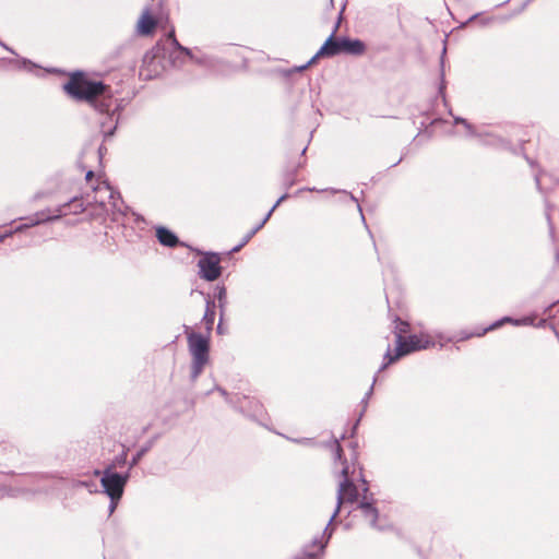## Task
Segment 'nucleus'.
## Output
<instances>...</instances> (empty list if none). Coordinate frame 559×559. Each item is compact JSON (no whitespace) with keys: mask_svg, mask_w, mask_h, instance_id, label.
Here are the masks:
<instances>
[{"mask_svg":"<svg viewBox=\"0 0 559 559\" xmlns=\"http://www.w3.org/2000/svg\"><path fill=\"white\" fill-rule=\"evenodd\" d=\"M326 445H330L333 455L334 461L338 462L342 465V468L340 471V480L347 479L350 481V488L356 491V499L353 502H349L350 504L357 503V509L361 511L362 515L366 519H369V525L380 532H383L388 528L385 525L379 524V510L376 506V499L373 498V493L369 491V493L360 492L358 485H355V478L353 475H349V465L348 462L344 455L343 448L340 443V440L333 437V441L331 443H326ZM349 490V487H346V490L344 495H347V491Z\"/></svg>","mask_w":559,"mask_h":559,"instance_id":"1","label":"nucleus"},{"mask_svg":"<svg viewBox=\"0 0 559 559\" xmlns=\"http://www.w3.org/2000/svg\"><path fill=\"white\" fill-rule=\"evenodd\" d=\"M63 88L74 99L85 100L90 104H94L107 91V86L102 82L90 80L86 74L81 72L73 73Z\"/></svg>","mask_w":559,"mask_h":559,"instance_id":"2","label":"nucleus"},{"mask_svg":"<svg viewBox=\"0 0 559 559\" xmlns=\"http://www.w3.org/2000/svg\"><path fill=\"white\" fill-rule=\"evenodd\" d=\"M346 487H350V481L347 479L340 480L337 484V490H336V507L334 512L332 513L325 528L322 532V536L318 537L316 536L311 540V546L320 545V552L324 554L330 539L333 536V533L335 531V525H333V522L338 516L341 512V508L344 504V502H353L356 499V491H354L352 488L347 491V495L345 496L344 492L346 490Z\"/></svg>","mask_w":559,"mask_h":559,"instance_id":"3","label":"nucleus"},{"mask_svg":"<svg viewBox=\"0 0 559 559\" xmlns=\"http://www.w3.org/2000/svg\"><path fill=\"white\" fill-rule=\"evenodd\" d=\"M95 476H99L102 492L107 497L123 496L127 484L131 478V472L127 469L123 473L110 468L95 469Z\"/></svg>","mask_w":559,"mask_h":559,"instance_id":"4","label":"nucleus"},{"mask_svg":"<svg viewBox=\"0 0 559 559\" xmlns=\"http://www.w3.org/2000/svg\"><path fill=\"white\" fill-rule=\"evenodd\" d=\"M392 323L394 324L393 333L395 336V349L394 354H392L390 346L383 356V362L379 368V372L386 369L389 366L395 364L401 359L402 354V345H404V335L411 332V325L407 321L402 320L399 316H394L392 319Z\"/></svg>","mask_w":559,"mask_h":559,"instance_id":"5","label":"nucleus"},{"mask_svg":"<svg viewBox=\"0 0 559 559\" xmlns=\"http://www.w3.org/2000/svg\"><path fill=\"white\" fill-rule=\"evenodd\" d=\"M506 323H510L514 326H520V325H526V324H530V321L527 318H521V319H515V318H512L510 316H504L496 321H493L491 324H489L488 326L486 328H483L480 330H475L473 332H467V331H461L459 333L457 336H450L445 340V342L448 343H453V342H463V341H467L472 337H481L484 336L486 333L490 332V331H495L497 329H500L501 326H503Z\"/></svg>","mask_w":559,"mask_h":559,"instance_id":"6","label":"nucleus"},{"mask_svg":"<svg viewBox=\"0 0 559 559\" xmlns=\"http://www.w3.org/2000/svg\"><path fill=\"white\" fill-rule=\"evenodd\" d=\"M187 342L191 358L210 359V334L190 332L187 334Z\"/></svg>","mask_w":559,"mask_h":559,"instance_id":"7","label":"nucleus"},{"mask_svg":"<svg viewBox=\"0 0 559 559\" xmlns=\"http://www.w3.org/2000/svg\"><path fill=\"white\" fill-rule=\"evenodd\" d=\"M84 211V204L81 199L74 198L69 203H64L63 205L56 207L53 210H46L44 212H40L38 215L37 223L50 221V219H57L62 216H67L69 214H79Z\"/></svg>","mask_w":559,"mask_h":559,"instance_id":"8","label":"nucleus"},{"mask_svg":"<svg viewBox=\"0 0 559 559\" xmlns=\"http://www.w3.org/2000/svg\"><path fill=\"white\" fill-rule=\"evenodd\" d=\"M204 280H217L222 275L221 257L217 253H204L198 263Z\"/></svg>","mask_w":559,"mask_h":559,"instance_id":"9","label":"nucleus"},{"mask_svg":"<svg viewBox=\"0 0 559 559\" xmlns=\"http://www.w3.org/2000/svg\"><path fill=\"white\" fill-rule=\"evenodd\" d=\"M435 344L436 343L432 341V338L429 335H427V334H424V333L412 334V333H409L404 338V345H402L401 358L406 356V355H409V354H412L414 352L423 350V349H428L430 347H433Z\"/></svg>","mask_w":559,"mask_h":559,"instance_id":"10","label":"nucleus"},{"mask_svg":"<svg viewBox=\"0 0 559 559\" xmlns=\"http://www.w3.org/2000/svg\"><path fill=\"white\" fill-rule=\"evenodd\" d=\"M227 403L234 407L236 411L247 414V405L250 409L253 411V415L261 414L263 411V406L257 400H249L246 395L236 394L227 399Z\"/></svg>","mask_w":559,"mask_h":559,"instance_id":"11","label":"nucleus"},{"mask_svg":"<svg viewBox=\"0 0 559 559\" xmlns=\"http://www.w3.org/2000/svg\"><path fill=\"white\" fill-rule=\"evenodd\" d=\"M337 31V25L335 26L331 36L325 40L323 46L319 49L316 56L310 61L313 62L317 58L320 57H332L342 52V39H335V33Z\"/></svg>","mask_w":559,"mask_h":559,"instance_id":"12","label":"nucleus"},{"mask_svg":"<svg viewBox=\"0 0 559 559\" xmlns=\"http://www.w3.org/2000/svg\"><path fill=\"white\" fill-rule=\"evenodd\" d=\"M155 26V19L151 15L148 10H145L138 22V32L141 35H150L153 33Z\"/></svg>","mask_w":559,"mask_h":559,"instance_id":"13","label":"nucleus"},{"mask_svg":"<svg viewBox=\"0 0 559 559\" xmlns=\"http://www.w3.org/2000/svg\"><path fill=\"white\" fill-rule=\"evenodd\" d=\"M205 312L202 321L204 322L206 334H211L215 321V304L210 295L205 298Z\"/></svg>","mask_w":559,"mask_h":559,"instance_id":"14","label":"nucleus"},{"mask_svg":"<svg viewBox=\"0 0 559 559\" xmlns=\"http://www.w3.org/2000/svg\"><path fill=\"white\" fill-rule=\"evenodd\" d=\"M365 49V44L359 39H342V52L350 55H362Z\"/></svg>","mask_w":559,"mask_h":559,"instance_id":"15","label":"nucleus"},{"mask_svg":"<svg viewBox=\"0 0 559 559\" xmlns=\"http://www.w3.org/2000/svg\"><path fill=\"white\" fill-rule=\"evenodd\" d=\"M156 236L158 241L164 246L175 247L178 243L177 236L167 228H157Z\"/></svg>","mask_w":559,"mask_h":559,"instance_id":"16","label":"nucleus"},{"mask_svg":"<svg viewBox=\"0 0 559 559\" xmlns=\"http://www.w3.org/2000/svg\"><path fill=\"white\" fill-rule=\"evenodd\" d=\"M152 450V442H145L140 447L135 454L132 455L131 460L128 463V469L131 472L142 459Z\"/></svg>","mask_w":559,"mask_h":559,"instance_id":"17","label":"nucleus"},{"mask_svg":"<svg viewBox=\"0 0 559 559\" xmlns=\"http://www.w3.org/2000/svg\"><path fill=\"white\" fill-rule=\"evenodd\" d=\"M128 452L129 449H123L121 453L114 456V459L104 467L117 471L118 468H122L128 465Z\"/></svg>","mask_w":559,"mask_h":559,"instance_id":"18","label":"nucleus"},{"mask_svg":"<svg viewBox=\"0 0 559 559\" xmlns=\"http://www.w3.org/2000/svg\"><path fill=\"white\" fill-rule=\"evenodd\" d=\"M322 556L323 554L320 552V545L311 546L310 544L304 548L300 555L294 557V559H321Z\"/></svg>","mask_w":559,"mask_h":559,"instance_id":"19","label":"nucleus"},{"mask_svg":"<svg viewBox=\"0 0 559 559\" xmlns=\"http://www.w3.org/2000/svg\"><path fill=\"white\" fill-rule=\"evenodd\" d=\"M209 361L210 359L192 358L190 374L192 381H195L199 378V376L203 372L204 367L209 364Z\"/></svg>","mask_w":559,"mask_h":559,"instance_id":"20","label":"nucleus"},{"mask_svg":"<svg viewBox=\"0 0 559 559\" xmlns=\"http://www.w3.org/2000/svg\"><path fill=\"white\" fill-rule=\"evenodd\" d=\"M155 64V57L146 53L143 58V64L140 69V75L144 76L145 79H151L154 76V74L150 71L148 67Z\"/></svg>","mask_w":559,"mask_h":559,"instance_id":"21","label":"nucleus"},{"mask_svg":"<svg viewBox=\"0 0 559 559\" xmlns=\"http://www.w3.org/2000/svg\"><path fill=\"white\" fill-rule=\"evenodd\" d=\"M95 192L100 193V198H95V202L105 205L106 198L111 197V191L109 186L106 182H100L97 187L94 188Z\"/></svg>","mask_w":559,"mask_h":559,"instance_id":"22","label":"nucleus"},{"mask_svg":"<svg viewBox=\"0 0 559 559\" xmlns=\"http://www.w3.org/2000/svg\"><path fill=\"white\" fill-rule=\"evenodd\" d=\"M355 474H356L355 468H353L352 471L349 469V475L354 476L355 483L359 481L361 484L360 486H358L360 492L369 493V491H370L369 483L366 479L365 475L362 474V468L359 467V472H358L357 476Z\"/></svg>","mask_w":559,"mask_h":559,"instance_id":"23","label":"nucleus"},{"mask_svg":"<svg viewBox=\"0 0 559 559\" xmlns=\"http://www.w3.org/2000/svg\"><path fill=\"white\" fill-rule=\"evenodd\" d=\"M374 383H376V378L373 379V382L371 384V386L369 388V390L366 392L365 396L362 397L361 402H360V405H361V411H360V417H364L367 408H368V405H369V400L370 397L372 396L373 394V386H374Z\"/></svg>","mask_w":559,"mask_h":559,"instance_id":"24","label":"nucleus"},{"mask_svg":"<svg viewBox=\"0 0 559 559\" xmlns=\"http://www.w3.org/2000/svg\"><path fill=\"white\" fill-rule=\"evenodd\" d=\"M226 287L224 285H217L215 287L214 297L218 300L219 308L223 309L224 302L226 300Z\"/></svg>","mask_w":559,"mask_h":559,"instance_id":"25","label":"nucleus"},{"mask_svg":"<svg viewBox=\"0 0 559 559\" xmlns=\"http://www.w3.org/2000/svg\"><path fill=\"white\" fill-rule=\"evenodd\" d=\"M122 497L123 496H111V497H108L109 498V506H108V513H109V515H111L116 511V509H117L120 500L122 499Z\"/></svg>","mask_w":559,"mask_h":559,"instance_id":"26","label":"nucleus"},{"mask_svg":"<svg viewBox=\"0 0 559 559\" xmlns=\"http://www.w3.org/2000/svg\"><path fill=\"white\" fill-rule=\"evenodd\" d=\"M361 419H362V417H360V414H358V417L355 420V423L353 424V427H352L350 432H349V437L350 438H354L357 435V431H358V428H359Z\"/></svg>","mask_w":559,"mask_h":559,"instance_id":"27","label":"nucleus"},{"mask_svg":"<svg viewBox=\"0 0 559 559\" xmlns=\"http://www.w3.org/2000/svg\"><path fill=\"white\" fill-rule=\"evenodd\" d=\"M293 441L298 444H302V445H307V447L316 444L314 439H311V438L293 439Z\"/></svg>","mask_w":559,"mask_h":559,"instance_id":"28","label":"nucleus"},{"mask_svg":"<svg viewBox=\"0 0 559 559\" xmlns=\"http://www.w3.org/2000/svg\"><path fill=\"white\" fill-rule=\"evenodd\" d=\"M261 226H259L257 229L252 230L250 234L247 235V237L245 238V240L242 241V243H240L239 246H237L236 248L233 249V251H238L245 243L248 242V240L252 237V235L260 228Z\"/></svg>","mask_w":559,"mask_h":559,"instance_id":"29","label":"nucleus"},{"mask_svg":"<svg viewBox=\"0 0 559 559\" xmlns=\"http://www.w3.org/2000/svg\"><path fill=\"white\" fill-rule=\"evenodd\" d=\"M82 484L88 489L90 492H93V491L97 492V486L95 483L84 481Z\"/></svg>","mask_w":559,"mask_h":559,"instance_id":"30","label":"nucleus"},{"mask_svg":"<svg viewBox=\"0 0 559 559\" xmlns=\"http://www.w3.org/2000/svg\"><path fill=\"white\" fill-rule=\"evenodd\" d=\"M215 390L218 391L221 393V395L225 397L226 401H227V399L230 397V395L228 394V392L224 388H222L219 385H216Z\"/></svg>","mask_w":559,"mask_h":559,"instance_id":"31","label":"nucleus"},{"mask_svg":"<svg viewBox=\"0 0 559 559\" xmlns=\"http://www.w3.org/2000/svg\"><path fill=\"white\" fill-rule=\"evenodd\" d=\"M216 332L217 334L219 335H223L225 333V329L223 326V322H222V319L219 320L217 326H216Z\"/></svg>","mask_w":559,"mask_h":559,"instance_id":"32","label":"nucleus"},{"mask_svg":"<svg viewBox=\"0 0 559 559\" xmlns=\"http://www.w3.org/2000/svg\"><path fill=\"white\" fill-rule=\"evenodd\" d=\"M158 438H159V435H155L151 439H148L146 442H152V448H153Z\"/></svg>","mask_w":559,"mask_h":559,"instance_id":"33","label":"nucleus"},{"mask_svg":"<svg viewBox=\"0 0 559 559\" xmlns=\"http://www.w3.org/2000/svg\"><path fill=\"white\" fill-rule=\"evenodd\" d=\"M93 177H94V173H93L92 170H88V171L86 173L85 179H86V181H88V182H90V181L92 180V178H93Z\"/></svg>","mask_w":559,"mask_h":559,"instance_id":"34","label":"nucleus"},{"mask_svg":"<svg viewBox=\"0 0 559 559\" xmlns=\"http://www.w3.org/2000/svg\"><path fill=\"white\" fill-rule=\"evenodd\" d=\"M349 447H350L352 449H356V448H357V442H356V441L350 442Z\"/></svg>","mask_w":559,"mask_h":559,"instance_id":"35","label":"nucleus"},{"mask_svg":"<svg viewBox=\"0 0 559 559\" xmlns=\"http://www.w3.org/2000/svg\"><path fill=\"white\" fill-rule=\"evenodd\" d=\"M436 336L439 338V340H442L443 338V335L442 333H437Z\"/></svg>","mask_w":559,"mask_h":559,"instance_id":"36","label":"nucleus"}]
</instances>
